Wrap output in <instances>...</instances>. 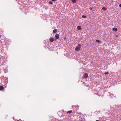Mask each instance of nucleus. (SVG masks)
<instances>
[{
    "mask_svg": "<svg viewBox=\"0 0 121 121\" xmlns=\"http://www.w3.org/2000/svg\"><path fill=\"white\" fill-rule=\"evenodd\" d=\"M81 46V45L80 44H79L78 45V46L76 47L75 48V50L77 51L80 50Z\"/></svg>",
    "mask_w": 121,
    "mask_h": 121,
    "instance_id": "nucleus-1",
    "label": "nucleus"
},
{
    "mask_svg": "<svg viewBox=\"0 0 121 121\" xmlns=\"http://www.w3.org/2000/svg\"><path fill=\"white\" fill-rule=\"evenodd\" d=\"M88 74L87 73H86L84 75L83 78H87L88 77Z\"/></svg>",
    "mask_w": 121,
    "mask_h": 121,
    "instance_id": "nucleus-2",
    "label": "nucleus"
},
{
    "mask_svg": "<svg viewBox=\"0 0 121 121\" xmlns=\"http://www.w3.org/2000/svg\"><path fill=\"white\" fill-rule=\"evenodd\" d=\"M77 29L79 30H82V28L80 26H78L77 27Z\"/></svg>",
    "mask_w": 121,
    "mask_h": 121,
    "instance_id": "nucleus-3",
    "label": "nucleus"
},
{
    "mask_svg": "<svg viewBox=\"0 0 121 121\" xmlns=\"http://www.w3.org/2000/svg\"><path fill=\"white\" fill-rule=\"evenodd\" d=\"M55 37L57 39H59V34H57L56 35H55Z\"/></svg>",
    "mask_w": 121,
    "mask_h": 121,
    "instance_id": "nucleus-4",
    "label": "nucleus"
},
{
    "mask_svg": "<svg viewBox=\"0 0 121 121\" xmlns=\"http://www.w3.org/2000/svg\"><path fill=\"white\" fill-rule=\"evenodd\" d=\"M112 30L113 31H118L117 29L116 28H113L112 29Z\"/></svg>",
    "mask_w": 121,
    "mask_h": 121,
    "instance_id": "nucleus-5",
    "label": "nucleus"
},
{
    "mask_svg": "<svg viewBox=\"0 0 121 121\" xmlns=\"http://www.w3.org/2000/svg\"><path fill=\"white\" fill-rule=\"evenodd\" d=\"M50 41L51 42H53L54 41V39L52 38H51L50 39Z\"/></svg>",
    "mask_w": 121,
    "mask_h": 121,
    "instance_id": "nucleus-6",
    "label": "nucleus"
},
{
    "mask_svg": "<svg viewBox=\"0 0 121 121\" xmlns=\"http://www.w3.org/2000/svg\"><path fill=\"white\" fill-rule=\"evenodd\" d=\"M4 88L3 86H0V90H1L3 89Z\"/></svg>",
    "mask_w": 121,
    "mask_h": 121,
    "instance_id": "nucleus-7",
    "label": "nucleus"
},
{
    "mask_svg": "<svg viewBox=\"0 0 121 121\" xmlns=\"http://www.w3.org/2000/svg\"><path fill=\"white\" fill-rule=\"evenodd\" d=\"M57 30L56 29H54L53 30V32L54 33H56L57 31Z\"/></svg>",
    "mask_w": 121,
    "mask_h": 121,
    "instance_id": "nucleus-8",
    "label": "nucleus"
},
{
    "mask_svg": "<svg viewBox=\"0 0 121 121\" xmlns=\"http://www.w3.org/2000/svg\"><path fill=\"white\" fill-rule=\"evenodd\" d=\"M72 112V110L69 111L67 112V113L70 114Z\"/></svg>",
    "mask_w": 121,
    "mask_h": 121,
    "instance_id": "nucleus-9",
    "label": "nucleus"
},
{
    "mask_svg": "<svg viewBox=\"0 0 121 121\" xmlns=\"http://www.w3.org/2000/svg\"><path fill=\"white\" fill-rule=\"evenodd\" d=\"M102 9L104 10H106L107 9L104 7L102 8Z\"/></svg>",
    "mask_w": 121,
    "mask_h": 121,
    "instance_id": "nucleus-10",
    "label": "nucleus"
},
{
    "mask_svg": "<svg viewBox=\"0 0 121 121\" xmlns=\"http://www.w3.org/2000/svg\"><path fill=\"white\" fill-rule=\"evenodd\" d=\"M72 1L73 3H75L76 2V0H72Z\"/></svg>",
    "mask_w": 121,
    "mask_h": 121,
    "instance_id": "nucleus-11",
    "label": "nucleus"
},
{
    "mask_svg": "<svg viewBox=\"0 0 121 121\" xmlns=\"http://www.w3.org/2000/svg\"><path fill=\"white\" fill-rule=\"evenodd\" d=\"M82 17L83 18H86V17L85 15H83L82 16Z\"/></svg>",
    "mask_w": 121,
    "mask_h": 121,
    "instance_id": "nucleus-12",
    "label": "nucleus"
},
{
    "mask_svg": "<svg viewBox=\"0 0 121 121\" xmlns=\"http://www.w3.org/2000/svg\"><path fill=\"white\" fill-rule=\"evenodd\" d=\"M49 3L50 4H53V2L51 1H49Z\"/></svg>",
    "mask_w": 121,
    "mask_h": 121,
    "instance_id": "nucleus-13",
    "label": "nucleus"
},
{
    "mask_svg": "<svg viewBox=\"0 0 121 121\" xmlns=\"http://www.w3.org/2000/svg\"><path fill=\"white\" fill-rule=\"evenodd\" d=\"M104 74H109V73L108 72H105Z\"/></svg>",
    "mask_w": 121,
    "mask_h": 121,
    "instance_id": "nucleus-14",
    "label": "nucleus"
},
{
    "mask_svg": "<svg viewBox=\"0 0 121 121\" xmlns=\"http://www.w3.org/2000/svg\"><path fill=\"white\" fill-rule=\"evenodd\" d=\"M96 41L98 43H99L100 42V41L98 40H96Z\"/></svg>",
    "mask_w": 121,
    "mask_h": 121,
    "instance_id": "nucleus-15",
    "label": "nucleus"
},
{
    "mask_svg": "<svg viewBox=\"0 0 121 121\" xmlns=\"http://www.w3.org/2000/svg\"><path fill=\"white\" fill-rule=\"evenodd\" d=\"M89 9H90V10H92V9L91 7H90V8H89Z\"/></svg>",
    "mask_w": 121,
    "mask_h": 121,
    "instance_id": "nucleus-16",
    "label": "nucleus"
},
{
    "mask_svg": "<svg viewBox=\"0 0 121 121\" xmlns=\"http://www.w3.org/2000/svg\"><path fill=\"white\" fill-rule=\"evenodd\" d=\"M119 6L120 7H121V3L119 5Z\"/></svg>",
    "mask_w": 121,
    "mask_h": 121,
    "instance_id": "nucleus-17",
    "label": "nucleus"
},
{
    "mask_svg": "<svg viewBox=\"0 0 121 121\" xmlns=\"http://www.w3.org/2000/svg\"><path fill=\"white\" fill-rule=\"evenodd\" d=\"M52 1H56V0H51Z\"/></svg>",
    "mask_w": 121,
    "mask_h": 121,
    "instance_id": "nucleus-18",
    "label": "nucleus"
},
{
    "mask_svg": "<svg viewBox=\"0 0 121 121\" xmlns=\"http://www.w3.org/2000/svg\"><path fill=\"white\" fill-rule=\"evenodd\" d=\"M118 36V35H117L116 36V37H117Z\"/></svg>",
    "mask_w": 121,
    "mask_h": 121,
    "instance_id": "nucleus-19",
    "label": "nucleus"
},
{
    "mask_svg": "<svg viewBox=\"0 0 121 121\" xmlns=\"http://www.w3.org/2000/svg\"><path fill=\"white\" fill-rule=\"evenodd\" d=\"M99 121L98 120H97L96 121Z\"/></svg>",
    "mask_w": 121,
    "mask_h": 121,
    "instance_id": "nucleus-20",
    "label": "nucleus"
},
{
    "mask_svg": "<svg viewBox=\"0 0 121 121\" xmlns=\"http://www.w3.org/2000/svg\"><path fill=\"white\" fill-rule=\"evenodd\" d=\"M1 36L0 35V38H1Z\"/></svg>",
    "mask_w": 121,
    "mask_h": 121,
    "instance_id": "nucleus-21",
    "label": "nucleus"
}]
</instances>
